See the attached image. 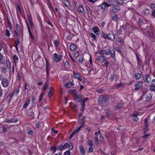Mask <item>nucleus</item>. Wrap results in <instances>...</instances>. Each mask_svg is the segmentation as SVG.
Instances as JSON below:
<instances>
[{"label":"nucleus","mask_w":155,"mask_h":155,"mask_svg":"<svg viewBox=\"0 0 155 155\" xmlns=\"http://www.w3.org/2000/svg\"><path fill=\"white\" fill-rule=\"evenodd\" d=\"M108 99L107 97L106 96L102 95L99 98V102L100 104L105 103Z\"/></svg>","instance_id":"f257e3e1"},{"label":"nucleus","mask_w":155,"mask_h":155,"mask_svg":"<svg viewBox=\"0 0 155 155\" xmlns=\"http://www.w3.org/2000/svg\"><path fill=\"white\" fill-rule=\"evenodd\" d=\"M123 26H124V31H125V33H127L129 34L132 30V26L128 24H126L125 25H123Z\"/></svg>","instance_id":"f03ea898"},{"label":"nucleus","mask_w":155,"mask_h":155,"mask_svg":"<svg viewBox=\"0 0 155 155\" xmlns=\"http://www.w3.org/2000/svg\"><path fill=\"white\" fill-rule=\"evenodd\" d=\"M110 11L114 12H116L120 10V8L118 5H115L111 7L110 8Z\"/></svg>","instance_id":"7ed1b4c3"},{"label":"nucleus","mask_w":155,"mask_h":155,"mask_svg":"<svg viewBox=\"0 0 155 155\" xmlns=\"http://www.w3.org/2000/svg\"><path fill=\"white\" fill-rule=\"evenodd\" d=\"M143 79L144 81L147 83H149L151 81L150 76L148 74H145L144 75Z\"/></svg>","instance_id":"20e7f679"},{"label":"nucleus","mask_w":155,"mask_h":155,"mask_svg":"<svg viewBox=\"0 0 155 155\" xmlns=\"http://www.w3.org/2000/svg\"><path fill=\"white\" fill-rule=\"evenodd\" d=\"M139 114L138 112L136 111H134V114L131 115V118L133 120L135 121H137L138 120V118L137 117L139 115Z\"/></svg>","instance_id":"39448f33"},{"label":"nucleus","mask_w":155,"mask_h":155,"mask_svg":"<svg viewBox=\"0 0 155 155\" xmlns=\"http://www.w3.org/2000/svg\"><path fill=\"white\" fill-rule=\"evenodd\" d=\"M54 60L56 62L59 61L62 58L61 55H58L56 53L54 54Z\"/></svg>","instance_id":"423d86ee"},{"label":"nucleus","mask_w":155,"mask_h":155,"mask_svg":"<svg viewBox=\"0 0 155 155\" xmlns=\"http://www.w3.org/2000/svg\"><path fill=\"white\" fill-rule=\"evenodd\" d=\"M107 3L105 2H103L101 5H99L100 6H101V9H102L103 12L105 10L106 7H109V6L107 5Z\"/></svg>","instance_id":"0eeeda50"},{"label":"nucleus","mask_w":155,"mask_h":155,"mask_svg":"<svg viewBox=\"0 0 155 155\" xmlns=\"http://www.w3.org/2000/svg\"><path fill=\"white\" fill-rule=\"evenodd\" d=\"M2 84L4 87H6L8 85V82L7 79L4 78L2 81Z\"/></svg>","instance_id":"6e6552de"},{"label":"nucleus","mask_w":155,"mask_h":155,"mask_svg":"<svg viewBox=\"0 0 155 155\" xmlns=\"http://www.w3.org/2000/svg\"><path fill=\"white\" fill-rule=\"evenodd\" d=\"M68 144L67 143H66L63 145H60L58 148V150L61 151H62L66 149L68 146Z\"/></svg>","instance_id":"1a4fd4ad"},{"label":"nucleus","mask_w":155,"mask_h":155,"mask_svg":"<svg viewBox=\"0 0 155 155\" xmlns=\"http://www.w3.org/2000/svg\"><path fill=\"white\" fill-rule=\"evenodd\" d=\"M97 59L101 62H104L105 60V57L103 55H100L98 56L97 57Z\"/></svg>","instance_id":"9d476101"},{"label":"nucleus","mask_w":155,"mask_h":155,"mask_svg":"<svg viewBox=\"0 0 155 155\" xmlns=\"http://www.w3.org/2000/svg\"><path fill=\"white\" fill-rule=\"evenodd\" d=\"M73 75L74 77L81 81L82 80V79L80 75L78 73H75V72L73 73Z\"/></svg>","instance_id":"9b49d317"},{"label":"nucleus","mask_w":155,"mask_h":155,"mask_svg":"<svg viewBox=\"0 0 155 155\" xmlns=\"http://www.w3.org/2000/svg\"><path fill=\"white\" fill-rule=\"evenodd\" d=\"M136 90L138 89L140 87H141L143 85V84L142 82H138L136 83L135 85Z\"/></svg>","instance_id":"f8f14e48"},{"label":"nucleus","mask_w":155,"mask_h":155,"mask_svg":"<svg viewBox=\"0 0 155 155\" xmlns=\"http://www.w3.org/2000/svg\"><path fill=\"white\" fill-rule=\"evenodd\" d=\"M108 38L109 40H113L114 38V33L111 31H110L108 35Z\"/></svg>","instance_id":"ddd939ff"},{"label":"nucleus","mask_w":155,"mask_h":155,"mask_svg":"<svg viewBox=\"0 0 155 155\" xmlns=\"http://www.w3.org/2000/svg\"><path fill=\"white\" fill-rule=\"evenodd\" d=\"M92 30L94 32L96 35H98V32L99 31V29L98 28L95 26L92 28Z\"/></svg>","instance_id":"4468645a"},{"label":"nucleus","mask_w":155,"mask_h":155,"mask_svg":"<svg viewBox=\"0 0 155 155\" xmlns=\"http://www.w3.org/2000/svg\"><path fill=\"white\" fill-rule=\"evenodd\" d=\"M107 2L108 3H107V5L109 7L114 5L116 2L115 0H108Z\"/></svg>","instance_id":"2eb2a0df"},{"label":"nucleus","mask_w":155,"mask_h":155,"mask_svg":"<svg viewBox=\"0 0 155 155\" xmlns=\"http://www.w3.org/2000/svg\"><path fill=\"white\" fill-rule=\"evenodd\" d=\"M124 26H122L120 29L117 31V33L120 34H122V32L125 33V31H124Z\"/></svg>","instance_id":"dca6fc26"},{"label":"nucleus","mask_w":155,"mask_h":155,"mask_svg":"<svg viewBox=\"0 0 155 155\" xmlns=\"http://www.w3.org/2000/svg\"><path fill=\"white\" fill-rule=\"evenodd\" d=\"M149 9L148 8H146L143 10L142 12V14L144 15H147L149 14Z\"/></svg>","instance_id":"f3484780"},{"label":"nucleus","mask_w":155,"mask_h":155,"mask_svg":"<svg viewBox=\"0 0 155 155\" xmlns=\"http://www.w3.org/2000/svg\"><path fill=\"white\" fill-rule=\"evenodd\" d=\"M111 51H110V57L114 58L115 57V50L114 48H112L110 49Z\"/></svg>","instance_id":"a211bd4d"},{"label":"nucleus","mask_w":155,"mask_h":155,"mask_svg":"<svg viewBox=\"0 0 155 155\" xmlns=\"http://www.w3.org/2000/svg\"><path fill=\"white\" fill-rule=\"evenodd\" d=\"M84 9L83 7L81 6H79L77 12H78L82 13L84 12Z\"/></svg>","instance_id":"6ab92c4d"},{"label":"nucleus","mask_w":155,"mask_h":155,"mask_svg":"<svg viewBox=\"0 0 155 155\" xmlns=\"http://www.w3.org/2000/svg\"><path fill=\"white\" fill-rule=\"evenodd\" d=\"M77 47L76 45L74 44H72L70 46V49L72 51H75L77 49Z\"/></svg>","instance_id":"aec40b11"},{"label":"nucleus","mask_w":155,"mask_h":155,"mask_svg":"<svg viewBox=\"0 0 155 155\" xmlns=\"http://www.w3.org/2000/svg\"><path fill=\"white\" fill-rule=\"evenodd\" d=\"M79 147L81 153L84 154L85 153V151L84 147L81 145H79Z\"/></svg>","instance_id":"412c9836"},{"label":"nucleus","mask_w":155,"mask_h":155,"mask_svg":"<svg viewBox=\"0 0 155 155\" xmlns=\"http://www.w3.org/2000/svg\"><path fill=\"white\" fill-rule=\"evenodd\" d=\"M64 4L65 5L69 8H70L71 7V6L67 0H64Z\"/></svg>","instance_id":"4be33fe9"},{"label":"nucleus","mask_w":155,"mask_h":155,"mask_svg":"<svg viewBox=\"0 0 155 155\" xmlns=\"http://www.w3.org/2000/svg\"><path fill=\"white\" fill-rule=\"evenodd\" d=\"M152 97V96L150 94H148L146 96V101H149Z\"/></svg>","instance_id":"5701e85b"},{"label":"nucleus","mask_w":155,"mask_h":155,"mask_svg":"<svg viewBox=\"0 0 155 155\" xmlns=\"http://www.w3.org/2000/svg\"><path fill=\"white\" fill-rule=\"evenodd\" d=\"M1 70L2 73H5L7 71V68H5L4 66H2L1 68Z\"/></svg>","instance_id":"b1692460"},{"label":"nucleus","mask_w":155,"mask_h":155,"mask_svg":"<svg viewBox=\"0 0 155 155\" xmlns=\"http://www.w3.org/2000/svg\"><path fill=\"white\" fill-rule=\"evenodd\" d=\"M115 1L117 2V4L120 5H123L124 2V0H116Z\"/></svg>","instance_id":"393cba45"},{"label":"nucleus","mask_w":155,"mask_h":155,"mask_svg":"<svg viewBox=\"0 0 155 155\" xmlns=\"http://www.w3.org/2000/svg\"><path fill=\"white\" fill-rule=\"evenodd\" d=\"M26 24H27V28L28 29V31L29 32V33L30 35L31 36V38L33 39V36L32 35L31 33V31H30V29L29 28V26L28 23H27Z\"/></svg>","instance_id":"a878e982"},{"label":"nucleus","mask_w":155,"mask_h":155,"mask_svg":"<svg viewBox=\"0 0 155 155\" xmlns=\"http://www.w3.org/2000/svg\"><path fill=\"white\" fill-rule=\"evenodd\" d=\"M123 106V104L122 103H119L116 107V109H117L122 108Z\"/></svg>","instance_id":"bb28decb"},{"label":"nucleus","mask_w":155,"mask_h":155,"mask_svg":"<svg viewBox=\"0 0 155 155\" xmlns=\"http://www.w3.org/2000/svg\"><path fill=\"white\" fill-rule=\"evenodd\" d=\"M72 85V83L71 82H68L65 85V86L67 88H69L71 87Z\"/></svg>","instance_id":"cd10ccee"},{"label":"nucleus","mask_w":155,"mask_h":155,"mask_svg":"<svg viewBox=\"0 0 155 155\" xmlns=\"http://www.w3.org/2000/svg\"><path fill=\"white\" fill-rule=\"evenodd\" d=\"M135 77L137 79H138L141 77V75L139 73H136L135 74Z\"/></svg>","instance_id":"c85d7f7f"},{"label":"nucleus","mask_w":155,"mask_h":155,"mask_svg":"<svg viewBox=\"0 0 155 155\" xmlns=\"http://www.w3.org/2000/svg\"><path fill=\"white\" fill-rule=\"evenodd\" d=\"M97 53L99 55H103L104 54V52L103 50H100L98 51Z\"/></svg>","instance_id":"c756f323"},{"label":"nucleus","mask_w":155,"mask_h":155,"mask_svg":"<svg viewBox=\"0 0 155 155\" xmlns=\"http://www.w3.org/2000/svg\"><path fill=\"white\" fill-rule=\"evenodd\" d=\"M86 8L88 14L91 15V11L90 8L87 6H86Z\"/></svg>","instance_id":"7c9ffc66"},{"label":"nucleus","mask_w":155,"mask_h":155,"mask_svg":"<svg viewBox=\"0 0 155 155\" xmlns=\"http://www.w3.org/2000/svg\"><path fill=\"white\" fill-rule=\"evenodd\" d=\"M30 102V101L28 100V101H27L25 103V104L23 106V108H25L26 107L28 106V105L29 104Z\"/></svg>","instance_id":"2f4dec72"},{"label":"nucleus","mask_w":155,"mask_h":155,"mask_svg":"<svg viewBox=\"0 0 155 155\" xmlns=\"http://www.w3.org/2000/svg\"><path fill=\"white\" fill-rule=\"evenodd\" d=\"M48 6L49 8L50 9V10L51 11V12H54V9L53 7L51 5V4H49L48 5Z\"/></svg>","instance_id":"473e14b6"},{"label":"nucleus","mask_w":155,"mask_h":155,"mask_svg":"<svg viewBox=\"0 0 155 155\" xmlns=\"http://www.w3.org/2000/svg\"><path fill=\"white\" fill-rule=\"evenodd\" d=\"M29 22L31 26V27L32 28L33 27V24L31 19V18H28Z\"/></svg>","instance_id":"72a5a7b5"},{"label":"nucleus","mask_w":155,"mask_h":155,"mask_svg":"<svg viewBox=\"0 0 155 155\" xmlns=\"http://www.w3.org/2000/svg\"><path fill=\"white\" fill-rule=\"evenodd\" d=\"M104 52H105V54L106 55H109L110 54V51L109 50L106 49L104 50Z\"/></svg>","instance_id":"f704fd0d"},{"label":"nucleus","mask_w":155,"mask_h":155,"mask_svg":"<svg viewBox=\"0 0 155 155\" xmlns=\"http://www.w3.org/2000/svg\"><path fill=\"white\" fill-rule=\"evenodd\" d=\"M5 34L8 37H10V33L8 29L6 30Z\"/></svg>","instance_id":"c9c22d12"},{"label":"nucleus","mask_w":155,"mask_h":155,"mask_svg":"<svg viewBox=\"0 0 155 155\" xmlns=\"http://www.w3.org/2000/svg\"><path fill=\"white\" fill-rule=\"evenodd\" d=\"M68 148L70 150H72L73 148V145L71 142H70L69 143V144L68 145Z\"/></svg>","instance_id":"e433bc0d"},{"label":"nucleus","mask_w":155,"mask_h":155,"mask_svg":"<svg viewBox=\"0 0 155 155\" xmlns=\"http://www.w3.org/2000/svg\"><path fill=\"white\" fill-rule=\"evenodd\" d=\"M118 41L119 42L121 43V44H123L124 43L123 38L121 37H119L118 38Z\"/></svg>","instance_id":"4c0bfd02"},{"label":"nucleus","mask_w":155,"mask_h":155,"mask_svg":"<svg viewBox=\"0 0 155 155\" xmlns=\"http://www.w3.org/2000/svg\"><path fill=\"white\" fill-rule=\"evenodd\" d=\"M113 19L116 21L117 19V16L116 14H114L112 17Z\"/></svg>","instance_id":"58836bf2"},{"label":"nucleus","mask_w":155,"mask_h":155,"mask_svg":"<svg viewBox=\"0 0 155 155\" xmlns=\"http://www.w3.org/2000/svg\"><path fill=\"white\" fill-rule=\"evenodd\" d=\"M53 94V92L52 90L50 91L48 94V96L49 97H51Z\"/></svg>","instance_id":"ea45409f"},{"label":"nucleus","mask_w":155,"mask_h":155,"mask_svg":"<svg viewBox=\"0 0 155 155\" xmlns=\"http://www.w3.org/2000/svg\"><path fill=\"white\" fill-rule=\"evenodd\" d=\"M50 150H52L53 151V153H54L56 152L57 149L55 147H53L52 146L50 148Z\"/></svg>","instance_id":"a19ab883"},{"label":"nucleus","mask_w":155,"mask_h":155,"mask_svg":"<svg viewBox=\"0 0 155 155\" xmlns=\"http://www.w3.org/2000/svg\"><path fill=\"white\" fill-rule=\"evenodd\" d=\"M114 75L112 74L110 76V80L111 81H114Z\"/></svg>","instance_id":"79ce46f5"},{"label":"nucleus","mask_w":155,"mask_h":155,"mask_svg":"<svg viewBox=\"0 0 155 155\" xmlns=\"http://www.w3.org/2000/svg\"><path fill=\"white\" fill-rule=\"evenodd\" d=\"M45 94V93L44 92H43L41 95L39 99V101L40 102L42 100V99H43V96Z\"/></svg>","instance_id":"37998d69"},{"label":"nucleus","mask_w":155,"mask_h":155,"mask_svg":"<svg viewBox=\"0 0 155 155\" xmlns=\"http://www.w3.org/2000/svg\"><path fill=\"white\" fill-rule=\"evenodd\" d=\"M94 140L97 144L98 145L99 144V143L98 141V137L97 136H95L94 137Z\"/></svg>","instance_id":"c03bdc74"},{"label":"nucleus","mask_w":155,"mask_h":155,"mask_svg":"<svg viewBox=\"0 0 155 155\" xmlns=\"http://www.w3.org/2000/svg\"><path fill=\"white\" fill-rule=\"evenodd\" d=\"M45 61L46 62V68H49V64L48 60L46 58H45Z\"/></svg>","instance_id":"a18cd8bd"},{"label":"nucleus","mask_w":155,"mask_h":155,"mask_svg":"<svg viewBox=\"0 0 155 155\" xmlns=\"http://www.w3.org/2000/svg\"><path fill=\"white\" fill-rule=\"evenodd\" d=\"M87 143L90 146H93V143L91 140H89L87 141Z\"/></svg>","instance_id":"49530a36"},{"label":"nucleus","mask_w":155,"mask_h":155,"mask_svg":"<svg viewBox=\"0 0 155 155\" xmlns=\"http://www.w3.org/2000/svg\"><path fill=\"white\" fill-rule=\"evenodd\" d=\"M13 57L14 60L15 61H18V57L15 54L13 55Z\"/></svg>","instance_id":"de8ad7c7"},{"label":"nucleus","mask_w":155,"mask_h":155,"mask_svg":"<svg viewBox=\"0 0 155 155\" xmlns=\"http://www.w3.org/2000/svg\"><path fill=\"white\" fill-rule=\"evenodd\" d=\"M150 89L153 91L155 90V86L153 85H152L150 87Z\"/></svg>","instance_id":"09e8293b"},{"label":"nucleus","mask_w":155,"mask_h":155,"mask_svg":"<svg viewBox=\"0 0 155 155\" xmlns=\"http://www.w3.org/2000/svg\"><path fill=\"white\" fill-rule=\"evenodd\" d=\"M54 45L56 46H57L59 45V42L57 40H55L54 41Z\"/></svg>","instance_id":"8fccbe9b"},{"label":"nucleus","mask_w":155,"mask_h":155,"mask_svg":"<svg viewBox=\"0 0 155 155\" xmlns=\"http://www.w3.org/2000/svg\"><path fill=\"white\" fill-rule=\"evenodd\" d=\"M102 36L104 39H106L108 38V35H107L104 33L102 34Z\"/></svg>","instance_id":"3c124183"},{"label":"nucleus","mask_w":155,"mask_h":155,"mask_svg":"<svg viewBox=\"0 0 155 155\" xmlns=\"http://www.w3.org/2000/svg\"><path fill=\"white\" fill-rule=\"evenodd\" d=\"M100 139L101 141H102V142H104V138L102 136V135H100Z\"/></svg>","instance_id":"603ef678"},{"label":"nucleus","mask_w":155,"mask_h":155,"mask_svg":"<svg viewBox=\"0 0 155 155\" xmlns=\"http://www.w3.org/2000/svg\"><path fill=\"white\" fill-rule=\"evenodd\" d=\"M14 35L17 37L18 36V33L19 32V31H17L16 30L14 31Z\"/></svg>","instance_id":"864d4df0"},{"label":"nucleus","mask_w":155,"mask_h":155,"mask_svg":"<svg viewBox=\"0 0 155 155\" xmlns=\"http://www.w3.org/2000/svg\"><path fill=\"white\" fill-rule=\"evenodd\" d=\"M70 152L69 150H68L64 152V155H70Z\"/></svg>","instance_id":"5fc2aeb1"},{"label":"nucleus","mask_w":155,"mask_h":155,"mask_svg":"<svg viewBox=\"0 0 155 155\" xmlns=\"http://www.w3.org/2000/svg\"><path fill=\"white\" fill-rule=\"evenodd\" d=\"M48 86V84H44L43 87V90H45Z\"/></svg>","instance_id":"6e6d98bb"},{"label":"nucleus","mask_w":155,"mask_h":155,"mask_svg":"<svg viewBox=\"0 0 155 155\" xmlns=\"http://www.w3.org/2000/svg\"><path fill=\"white\" fill-rule=\"evenodd\" d=\"M90 35L91 37L94 39H96V37L95 35L93 33H91Z\"/></svg>","instance_id":"4d7b16f0"},{"label":"nucleus","mask_w":155,"mask_h":155,"mask_svg":"<svg viewBox=\"0 0 155 155\" xmlns=\"http://www.w3.org/2000/svg\"><path fill=\"white\" fill-rule=\"evenodd\" d=\"M76 134V131L74 130V131L71 134V135H70V136H69V138L70 139H71L74 136V134Z\"/></svg>","instance_id":"13d9d810"},{"label":"nucleus","mask_w":155,"mask_h":155,"mask_svg":"<svg viewBox=\"0 0 155 155\" xmlns=\"http://www.w3.org/2000/svg\"><path fill=\"white\" fill-rule=\"evenodd\" d=\"M147 119H146L144 120V123L145 126L147 128L148 126Z\"/></svg>","instance_id":"bf43d9fd"},{"label":"nucleus","mask_w":155,"mask_h":155,"mask_svg":"<svg viewBox=\"0 0 155 155\" xmlns=\"http://www.w3.org/2000/svg\"><path fill=\"white\" fill-rule=\"evenodd\" d=\"M79 55V51H76L75 52L74 55V57L77 58L78 57Z\"/></svg>","instance_id":"052dcab7"},{"label":"nucleus","mask_w":155,"mask_h":155,"mask_svg":"<svg viewBox=\"0 0 155 155\" xmlns=\"http://www.w3.org/2000/svg\"><path fill=\"white\" fill-rule=\"evenodd\" d=\"M82 107H81V110L83 111L84 110V109L85 107V104L84 103H82Z\"/></svg>","instance_id":"680f3d73"},{"label":"nucleus","mask_w":155,"mask_h":155,"mask_svg":"<svg viewBox=\"0 0 155 155\" xmlns=\"http://www.w3.org/2000/svg\"><path fill=\"white\" fill-rule=\"evenodd\" d=\"M93 150V149L92 146H90L88 149V151L89 152H91Z\"/></svg>","instance_id":"e2e57ef3"},{"label":"nucleus","mask_w":155,"mask_h":155,"mask_svg":"<svg viewBox=\"0 0 155 155\" xmlns=\"http://www.w3.org/2000/svg\"><path fill=\"white\" fill-rule=\"evenodd\" d=\"M123 85V84L121 83H118L117 86V88H119L120 87Z\"/></svg>","instance_id":"0e129e2a"},{"label":"nucleus","mask_w":155,"mask_h":155,"mask_svg":"<svg viewBox=\"0 0 155 155\" xmlns=\"http://www.w3.org/2000/svg\"><path fill=\"white\" fill-rule=\"evenodd\" d=\"M89 98L88 97H86L84 98L83 100L82 101V103H84L85 102L87 101L88 100Z\"/></svg>","instance_id":"69168bd1"},{"label":"nucleus","mask_w":155,"mask_h":155,"mask_svg":"<svg viewBox=\"0 0 155 155\" xmlns=\"http://www.w3.org/2000/svg\"><path fill=\"white\" fill-rule=\"evenodd\" d=\"M83 61V58L82 57H81L79 58V61L81 63H82Z\"/></svg>","instance_id":"338daca9"},{"label":"nucleus","mask_w":155,"mask_h":155,"mask_svg":"<svg viewBox=\"0 0 155 155\" xmlns=\"http://www.w3.org/2000/svg\"><path fill=\"white\" fill-rule=\"evenodd\" d=\"M15 28L17 30L16 31H19L20 28L19 25L18 24H16L15 25Z\"/></svg>","instance_id":"774afa93"}]
</instances>
